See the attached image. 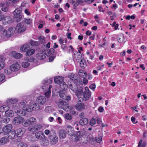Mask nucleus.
Returning a JSON list of instances; mask_svg holds the SVG:
<instances>
[{"label": "nucleus", "instance_id": "nucleus-31", "mask_svg": "<svg viewBox=\"0 0 147 147\" xmlns=\"http://www.w3.org/2000/svg\"><path fill=\"white\" fill-rule=\"evenodd\" d=\"M5 114L7 116L12 117L14 115V113L11 110H8L5 111Z\"/></svg>", "mask_w": 147, "mask_h": 147}, {"label": "nucleus", "instance_id": "nucleus-23", "mask_svg": "<svg viewBox=\"0 0 147 147\" xmlns=\"http://www.w3.org/2000/svg\"><path fill=\"white\" fill-rule=\"evenodd\" d=\"M11 55H12L16 59H20L22 57V54L19 53H17L15 51L11 53Z\"/></svg>", "mask_w": 147, "mask_h": 147}, {"label": "nucleus", "instance_id": "nucleus-9", "mask_svg": "<svg viewBox=\"0 0 147 147\" xmlns=\"http://www.w3.org/2000/svg\"><path fill=\"white\" fill-rule=\"evenodd\" d=\"M42 127V125L37 124L32 126V127H29L28 128V130L32 132H36L40 130Z\"/></svg>", "mask_w": 147, "mask_h": 147}, {"label": "nucleus", "instance_id": "nucleus-39", "mask_svg": "<svg viewBox=\"0 0 147 147\" xmlns=\"http://www.w3.org/2000/svg\"><path fill=\"white\" fill-rule=\"evenodd\" d=\"M1 121L2 122L7 123L10 121V119L8 117H5L3 118H2L1 119Z\"/></svg>", "mask_w": 147, "mask_h": 147}, {"label": "nucleus", "instance_id": "nucleus-47", "mask_svg": "<svg viewBox=\"0 0 147 147\" xmlns=\"http://www.w3.org/2000/svg\"><path fill=\"white\" fill-rule=\"evenodd\" d=\"M68 135L70 136H72L74 134V131L73 128L66 129Z\"/></svg>", "mask_w": 147, "mask_h": 147}, {"label": "nucleus", "instance_id": "nucleus-46", "mask_svg": "<svg viewBox=\"0 0 147 147\" xmlns=\"http://www.w3.org/2000/svg\"><path fill=\"white\" fill-rule=\"evenodd\" d=\"M17 146L18 147H27V145L26 143L22 142L18 144Z\"/></svg>", "mask_w": 147, "mask_h": 147}, {"label": "nucleus", "instance_id": "nucleus-51", "mask_svg": "<svg viewBox=\"0 0 147 147\" xmlns=\"http://www.w3.org/2000/svg\"><path fill=\"white\" fill-rule=\"evenodd\" d=\"M65 119L68 120H71L72 118L71 114H65Z\"/></svg>", "mask_w": 147, "mask_h": 147}, {"label": "nucleus", "instance_id": "nucleus-4", "mask_svg": "<svg viewBox=\"0 0 147 147\" xmlns=\"http://www.w3.org/2000/svg\"><path fill=\"white\" fill-rule=\"evenodd\" d=\"M36 122V119L35 118L31 117L26 120V122L23 124V125L25 127H28L30 125L35 124Z\"/></svg>", "mask_w": 147, "mask_h": 147}, {"label": "nucleus", "instance_id": "nucleus-12", "mask_svg": "<svg viewBox=\"0 0 147 147\" xmlns=\"http://www.w3.org/2000/svg\"><path fill=\"white\" fill-rule=\"evenodd\" d=\"M46 98L44 96H40L38 97L37 102L39 104L44 105L46 102Z\"/></svg>", "mask_w": 147, "mask_h": 147}, {"label": "nucleus", "instance_id": "nucleus-37", "mask_svg": "<svg viewBox=\"0 0 147 147\" xmlns=\"http://www.w3.org/2000/svg\"><path fill=\"white\" fill-rule=\"evenodd\" d=\"M9 108V106L6 105H3L0 107V111L1 112H3L6 111Z\"/></svg>", "mask_w": 147, "mask_h": 147}, {"label": "nucleus", "instance_id": "nucleus-14", "mask_svg": "<svg viewBox=\"0 0 147 147\" xmlns=\"http://www.w3.org/2000/svg\"><path fill=\"white\" fill-rule=\"evenodd\" d=\"M25 132V130L23 128H20L17 130L16 136L20 137Z\"/></svg>", "mask_w": 147, "mask_h": 147}, {"label": "nucleus", "instance_id": "nucleus-28", "mask_svg": "<svg viewBox=\"0 0 147 147\" xmlns=\"http://www.w3.org/2000/svg\"><path fill=\"white\" fill-rule=\"evenodd\" d=\"M15 112L17 115L20 117L24 115H25V111L19 109L17 110V111H15Z\"/></svg>", "mask_w": 147, "mask_h": 147}, {"label": "nucleus", "instance_id": "nucleus-25", "mask_svg": "<svg viewBox=\"0 0 147 147\" xmlns=\"http://www.w3.org/2000/svg\"><path fill=\"white\" fill-rule=\"evenodd\" d=\"M35 52V50L34 49L30 48L26 52V55L27 56H30L34 54Z\"/></svg>", "mask_w": 147, "mask_h": 147}, {"label": "nucleus", "instance_id": "nucleus-58", "mask_svg": "<svg viewBox=\"0 0 147 147\" xmlns=\"http://www.w3.org/2000/svg\"><path fill=\"white\" fill-rule=\"evenodd\" d=\"M102 137L101 136H99L98 138H96V141L98 143H100L102 141Z\"/></svg>", "mask_w": 147, "mask_h": 147}, {"label": "nucleus", "instance_id": "nucleus-61", "mask_svg": "<svg viewBox=\"0 0 147 147\" xmlns=\"http://www.w3.org/2000/svg\"><path fill=\"white\" fill-rule=\"evenodd\" d=\"M1 10L3 11H6L8 10V8L7 7H3L1 9Z\"/></svg>", "mask_w": 147, "mask_h": 147}, {"label": "nucleus", "instance_id": "nucleus-11", "mask_svg": "<svg viewBox=\"0 0 147 147\" xmlns=\"http://www.w3.org/2000/svg\"><path fill=\"white\" fill-rule=\"evenodd\" d=\"M52 81L53 80L51 78L44 80L43 82V85L42 86V89L44 90L47 87L48 88V85L51 84L52 82Z\"/></svg>", "mask_w": 147, "mask_h": 147}, {"label": "nucleus", "instance_id": "nucleus-49", "mask_svg": "<svg viewBox=\"0 0 147 147\" xmlns=\"http://www.w3.org/2000/svg\"><path fill=\"white\" fill-rule=\"evenodd\" d=\"M124 38V36L123 34L119 36L117 39L118 41L119 42H122L123 41V40Z\"/></svg>", "mask_w": 147, "mask_h": 147}, {"label": "nucleus", "instance_id": "nucleus-34", "mask_svg": "<svg viewBox=\"0 0 147 147\" xmlns=\"http://www.w3.org/2000/svg\"><path fill=\"white\" fill-rule=\"evenodd\" d=\"M10 33L9 31H7L5 30H4L3 31L2 34L4 36H6L7 37H11L12 35H10Z\"/></svg>", "mask_w": 147, "mask_h": 147}, {"label": "nucleus", "instance_id": "nucleus-7", "mask_svg": "<svg viewBox=\"0 0 147 147\" xmlns=\"http://www.w3.org/2000/svg\"><path fill=\"white\" fill-rule=\"evenodd\" d=\"M55 103L57 104L58 107L61 109H63V107L67 104V103L61 99L57 98L55 101Z\"/></svg>", "mask_w": 147, "mask_h": 147}, {"label": "nucleus", "instance_id": "nucleus-44", "mask_svg": "<svg viewBox=\"0 0 147 147\" xmlns=\"http://www.w3.org/2000/svg\"><path fill=\"white\" fill-rule=\"evenodd\" d=\"M80 65L82 68H84V67L86 66V63L84 60L82 59L80 60Z\"/></svg>", "mask_w": 147, "mask_h": 147}, {"label": "nucleus", "instance_id": "nucleus-24", "mask_svg": "<svg viewBox=\"0 0 147 147\" xmlns=\"http://www.w3.org/2000/svg\"><path fill=\"white\" fill-rule=\"evenodd\" d=\"M45 52L47 56H49L51 55H53L55 53V51L53 48H52L49 50L45 51Z\"/></svg>", "mask_w": 147, "mask_h": 147}, {"label": "nucleus", "instance_id": "nucleus-52", "mask_svg": "<svg viewBox=\"0 0 147 147\" xmlns=\"http://www.w3.org/2000/svg\"><path fill=\"white\" fill-rule=\"evenodd\" d=\"M22 65L23 67L26 68L29 66L30 63L27 62H23L22 63Z\"/></svg>", "mask_w": 147, "mask_h": 147}, {"label": "nucleus", "instance_id": "nucleus-33", "mask_svg": "<svg viewBox=\"0 0 147 147\" xmlns=\"http://www.w3.org/2000/svg\"><path fill=\"white\" fill-rule=\"evenodd\" d=\"M30 107L31 106L26 105L25 106H24L23 109L24 111L28 112H31L33 111V110Z\"/></svg>", "mask_w": 147, "mask_h": 147}, {"label": "nucleus", "instance_id": "nucleus-20", "mask_svg": "<svg viewBox=\"0 0 147 147\" xmlns=\"http://www.w3.org/2000/svg\"><path fill=\"white\" fill-rule=\"evenodd\" d=\"M82 54H80L77 52L75 53L73 57L74 59L76 61H79V60H81Z\"/></svg>", "mask_w": 147, "mask_h": 147}, {"label": "nucleus", "instance_id": "nucleus-55", "mask_svg": "<svg viewBox=\"0 0 147 147\" xmlns=\"http://www.w3.org/2000/svg\"><path fill=\"white\" fill-rule=\"evenodd\" d=\"M5 75L3 74H0V82H1L4 80L5 79Z\"/></svg>", "mask_w": 147, "mask_h": 147}, {"label": "nucleus", "instance_id": "nucleus-30", "mask_svg": "<svg viewBox=\"0 0 147 147\" xmlns=\"http://www.w3.org/2000/svg\"><path fill=\"white\" fill-rule=\"evenodd\" d=\"M37 58L40 60H42L45 58V55L42 53H38L36 55Z\"/></svg>", "mask_w": 147, "mask_h": 147}, {"label": "nucleus", "instance_id": "nucleus-2", "mask_svg": "<svg viewBox=\"0 0 147 147\" xmlns=\"http://www.w3.org/2000/svg\"><path fill=\"white\" fill-rule=\"evenodd\" d=\"M85 91L83 92V98L82 100L86 101L88 100L91 95V92L89 90L88 88L86 87L85 88Z\"/></svg>", "mask_w": 147, "mask_h": 147}, {"label": "nucleus", "instance_id": "nucleus-27", "mask_svg": "<svg viewBox=\"0 0 147 147\" xmlns=\"http://www.w3.org/2000/svg\"><path fill=\"white\" fill-rule=\"evenodd\" d=\"M87 141L92 145H94L95 142V139L92 136H88L87 137Z\"/></svg>", "mask_w": 147, "mask_h": 147}, {"label": "nucleus", "instance_id": "nucleus-10", "mask_svg": "<svg viewBox=\"0 0 147 147\" xmlns=\"http://www.w3.org/2000/svg\"><path fill=\"white\" fill-rule=\"evenodd\" d=\"M36 138L38 140H42L45 138V136L42 131H38L35 133Z\"/></svg>", "mask_w": 147, "mask_h": 147}, {"label": "nucleus", "instance_id": "nucleus-43", "mask_svg": "<svg viewBox=\"0 0 147 147\" xmlns=\"http://www.w3.org/2000/svg\"><path fill=\"white\" fill-rule=\"evenodd\" d=\"M25 61L28 62L34 61V59L32 57H27L24 58Z\"/></svg>", "mask_w": 147, "mask_h": 147}, {"label": "nucleus", "instance_id": "nucleus-35", "mask_svg": "<svg viewBox=\"0 0 147 147\" xmlns=\"http://www.w3.org/2000/svg\"><path fill=\"white\" fill-rule=\"evenodd\" d=\"M59 94L60 97L63 99L66 97L67 93L65 91H60Z\"/></svg>", "mask_w": 147, "mask_h": 147}, {"label": "nucleus", "instance_id": "nucleus-40", "mask_svg": "<svg viewBox=\"0 0 147 147\" xmlns=\"http://www.w3.org/2000/svg\"><path fill=\"white\" fill-rule=\"evenodd\" d=\"M38 40L40 43L45 45V38L42 36H40L38 38Z\"/></svg>", "mask_w": 147, "mask_h": 147}, {"label": "nucleus", "instance_id": "nucleus-26", "mask_svg": "<svg viewBox=\"0 0 147 147\" xmlns=\"http://www.w3.org/2000/svg\"><path fill=\"white\" fill-rule=\"evenodd\" d=\"M9 141V139L7 137H5L2 138L0 140V144H4Z\"/></svg>", "mask_w": 147, "mask_h": 147}, {"label": "nucleus", "instance_id": "nucleus-3", "mask_svg": "<svg viewBox=\"0 0 147 147\" xmlns=\"http://www.w3.org/2000/svg\"><path fill=\"white\" fill-rule=\"evenodd\" d=\"M50 143L51 144H54L56 143L58 140V137L54 134H50L49 136Z\"/></svg>", "mask_w": 147, "mask_h": 147}, {"label": "nucleus", "instance_id": "nucleus-38", "mask_svg": "<svg viewBox=\"0 0 147 147\" xmlns=\"http://www.w3.org/2000/svg\"><path fill=\"white\" fill-rule=\"evenodd\" d=\"M49 143V140L47 139H45L41 142V144L43 146H47Z\"/></svg>", "mask_w": 147, "mask_h": 147}, {"label": "nucleus", "instance_id": "nucleus-60", "mask_svg": "<svg viewBox=\"0 0 147 147\" xmlns=\"http://www.w3.org/2000/svg\"><path fill=\"white\" fill-rule=\"evenodd\" d=\"M51 94V91L48 90V91L45 93V95L47 97H48Z\"/></svg>", "mask_w": 147, "mask_h": 147}, {"label": "nucleus", "instance_id": "nucleus-15", "mask_svg": "<svg viewBox=\"0 0 147 147\" xmlns=\"http://www.w3.org/2000/svg\"><path fill=\"white\" fill-rule=\"evenodd\" d=\"M20 68V65L18 63H16L11 65L10 67L12 71H18Z\"/></svg>", "mask_w": 147, "mask_h": 147}, {"label": "nucleus", "instance_id": "nucleus-59", "mask_svg": "<svg viewBox=\"0 0 147 147\" xmlns=\"http://www.w3.org/2000/svg\"><path fill=\"white\" fill-rule=\"evenodd\" d=\"M61 48L64 51H66L67 49V48L66 47V45L63 44H62L61 45Z\"/></svg>", "mask_w": 147, "mask_h": 147}, {"label": "nucleus", "instance_id": "nucleus-63", "mask_svg": "<svg viewBox=\"0 0 147 147\" xmlns=\"http://www.w3.org/2000/svg\"><path fill=\"white\" fill-rule=\"evenodd\" d=\"M83 92V91L82 90V88H80V89H79L78 90V91H77V93H79V94H82Z\"/></svg>", "mask_w": 147, "mask_h": 147}, {"label": "nucleus", "instance_id": "nucleus-54", "mask_svg": "<svg viewBox=\"0 0 147 147\" xmlns=\"http://www.w3.org/2000/svg\"><path fill=\"white\" fill-rule=\"evenodd\" d=\"M96 123V120L94 118H92V119L91 120L90 124V125L91 126H92L93 125H94Z\"/></svg>", "mask_w": 147, "mask_h": 147}, {"label": "nucleus", "instance_id": "nucleus-16", "mask_svg": "<svg viewBox=\"0 0 147 147\" xmlns=\"http://www.w3.org/2000/svg\"><path fill=\"white\" fill-rule=\"evenodd\" d=\"M9 138L11 139H14L16 136V131L15 130L12 129L7 134Z\"/></svg>", "mask_w": 147, "mask_h": 147}, {"label": "nucleus", "instance_id": "nucleus-50", "mask_svg": "<svg viewBox=\"0 0 147 147\" xmlns=\"http://www.w3.org/2000/svg\"><path fill=\"white\" fill-rule=\"evenodd\" d=\"M12 70L11 68H9L7 69H5L4 70V73L7 74H10Z\"/></svg>", "mask_w": 147, "mask_h": 147}, {"label": "nucleus", "instance_id": "nucleus-57", "mask_svg": "<svg viewBox=\"0 0 147 147\" xmlns=\"http://www.w3.org/2000/svg\"><path fill=\"white\" fill-rule=\"evenodd\" d=\"M79 76L83 78H85L86 77V73L85 72L83 73H82L79 74Z\"/></svg>", "mask_w": 147, "mask_h": 147}, {"label": "nucleus", "instance_id": "nucleus-1", "mask_svg": "<svg viewBox=\"0 0 147 147\" xmlns=\"http://www.w3.org/2000/svg\"><path fill=\"white\" fill-rule=\"evenodd\" d=\"M22 11L20 8H18L16 9L13 12V17L16 18V20L17 22L21 21L23 17V16L20 14Z\"/></svg>", "mask_w": 147, "mask_h": 147}, {"label": "nucleus", "instance_id": "nucleus-21", "mask_svg": "<svg viewBox=\"0 0 147 147\" xmlns=\"http://www.w3.org/2000/svg\"><path fill=\"white\" fill-rule=\"evenodd\" d=\"M59 86L61 89L60 91H65L68 88L67 85L64 82H61Z\"/></svg>", "mask_w": 147, "mask_h": 147}, {"label": "nucleus", "instance_id": "nucleus-5", "mask_svg": "<svg viewBox=\"0 0 147 147\" xmlns=\"http://www.w3.org/2000/svg\"><path fill=\"white\" fill-rule=\"evenodd\" d=\"M12 125L11 124L6 125L3 129V132H1L0 134H4V135H7L8 133L12 130Z\"/></svg>", "mask_w": 147, "mask_h": 147}, {"label": "nucleus", "instance_id": "nucleus-29", "mask_svg": "<svg viewBox=\"0 0 147 147\" xmlns=\"http://www.w3.org/2000/svg\"><path fill=\"white\" fill-rule=\"evenodd\" d=\"M30 107L32 109L33 111L38 110L39 109H41L40 107L38 104H34L33 105H31Z\"/></svg>", "mask_w": 147, "mask_h": 147}, {"label": "nucleus", "instance_id": "nucleus-13", "mask_svg": "<svg viewBox=\"0 0 147 147\" xmlns=\"http://www.w3.org/2000/svg\"><path fill=\"white\" fill-rule=\"evenodd\" d=\"M80 124L82 126L86 125L88 123V120L86 118H81L79 121Z\"/></svg>", "mask_w": 147, "mask_h": 147}, {"label": "nucleus", "instance_id": "nucleus-62", "mask_svg": "<svg viewBox=\"0 0 147 147\" xmlns=\"http://www.w3.org/2000/svg\"><path fill=\"white\" fill-rule=\"evenodd\" d=\"M96 87V86L95 84H91L89 86L90 88L92 90H94Z\"/></svg>", "mask_w": 147, "mask_h": 147}, {"label": "nucleus", "instance_id": "nucleus-8", "mask_svg": "<svg viewBox=\"0 0 147 147\" xmlns=\"http://www.w3.org/2000/svg\"><path fill=\"white\" fill-rule=\"evenodd\" d=\"M16 29L17 30L18 33H20L24 32L26 30V26L24 25H22L20 23H19L17 25Z\"/></svg>", "mask_w": 147, "mask_h": 147}, {"label": "nucleus", "instance_id": "nucleus-6", "mask_svg": "<svg viewBox=\"0 0 147 147\" xmlns=\"http://www.w3.org/2000/svg\"><path fill=\"white\" fill-rule=\"evenodd\" d=\"M24 121V119L23 117H16L12 121V123L15 125H17L23 122Z\"/></svg>", "mask_w": 147, "mask_h": 147}, {"label": "nucleus", "instance_id": "nucleus-48", "mask_svg": "<svg viewBox=\"0 0 147 147\" xmlns=\"http://www.w3.org/2000/svg\"><path fill=\"white\" fill-rule=\"evenodd\" d=\"M7 31H9V32H10V34H9L10 35H13L15 32L14 29L12 27H10L8 28Z\"/></svg>", "mask_w": 147, "mask_h": 147}, {"label": "nucleus", "instance_id": "nucleus-53", "mask_svg": "<svg viewBox=\"0 0 147 147\" xmlns=\"http://www.w3.org/2000/svg\"><path fill=\"white\" fill-rule=\"evenodd\" d=\"M87 140H86L84 138H83L81 139L80 143L82 144H85L87 143Z\"/></svg>", "mask_w": 147, "mask_h": 147}, {"label": "nucleus", "instance_id": "nucleus-17", "mask_svg": "<svg viewBox=\"0 0 147 147\" xmlns=\"http://www.w3.org/2000/svg\"><path fill=\"white\" fill-rule=\"evenodd\" d=\"M30 48V45L28 43H25L20 48V50L23 52L26 51Z\"/></svg>", "mask_w": 147, "mask_h": 147}, {"label": "nucleus", "instance_id": "nucleus-64", "mask_svg": "<svg viewBox=\"0 0 147 147\" xmlns=\"http://www.w3.org/2000/svg\"><path fill=\"white\" fill-rule=\"evenodd\" d=\"M79 117L80 118H84V117H85V115L84 113V112L81 113L79 115Z\"/></svg>", "mask_w": 147, "mask_h": 147}, {"label": "nucleus", "instance_id": "nucleus-42", "mask_svg": "<svg viewBox=\"0 0 147 147\" xmlns=\"http://www.w3.org/2000/svg\"><path fill=\"white\" fill-rule=\"evenodd\" d=\"M59 136L60 138H64L65 137L66 134L65 131H61L59 132Z\"/></svg>", "mask_w": 147, "mask_h": 147}, {"label": "nucleus", "instance_id": "nucleus-22", "mask_svg": "<svg viewBox=\"0 0 147 147\" xmlns=\"http://www.w3.org/2000/svg\"><path fill=\"white\" fill-rule=\"evenodd\" d=\"M63 78L61 76H56L54 78V82L55 83L59 84V85L61 82H63Z\"/></svg>", "mask_w": 147, "mask_h": 147}, {"label": "nucleus", "instance_id": "nucleus-45", "mask_svg": "<svg viewBox=\"0 0 147 147\" xmlns=\"http://www.w3.org/2000/svg\"><path fill=\"white\" fill-rule=\"evenodd\" d=\"M30 44L31 45L33 46H38L39 45V42L38 41L31 40L30 42Z\"/></svg>", "mask_w": 147, "mask_h": 147}, {"label": "nucleus", "instance_id": "nucleus-36", "mask_svg": "<svg viewBox=\"0 0 147 147\" xmlns=\"http://www.w3.org/2000/svg\"><path fill=\"white\" fill-rule=\"evenodd\" d=\"M76 76V74L73 73H70L68 75V77L72 80H77Z\"/></svg>", "mask_w": 147, "mask_h": 147}, {"label": "nucleus", "instance_id": "nucleus-18", "mask_svg": "<svg viewBox=\"0 0 147 147\" xmlns=\"http://www.w3.org/2000/svg\"><path fill=\"white\" fill-rule=\"evenodd\" d=\"M69 88L71 90L75 93H77L78 91V87L77 85L75 83L70 84Z\"/></svg>", "mask_w": 147, "mask_h": 147}, {"label": "nucleus", "instance_id": "nucleus-32", "mask_svg": "<svg viewBox=\"0 0 147 147\" xmlns=\"http://www.w3.org/2000/svg\"><path fill=\"white\" fill-rule=\"evenodd\" d=\"M6 102L8 104H14V103L18 102V100L16 99H8L7 100Z\"/></svg>", "mask_w": 147, "mask_h": 147}, {"label": "nucleus", "instance_id": "nucleus-19", "mask_svg": "<svg viewBox=\"0 0 147 147\" xmlns=\"http://www.w3.org/2000/svg\"><path fill=\"white\" fill-rule=\"evenodd\" d=\"M75 107L77 110L80 111L84 109V104L82 103H78L75 105Z\"/></svg>", "mask_w": 147, "mask_h": 147}, {"label": "nucleus", "instance_id": "nucleus-56", "mask_svg": "<svg viewBox=\"0 0 147 147\" xmlns=\"http://www.w3.org/2000/svg\"><path fill=\"white\" fill-rule=\"evenodd\" d=\"M5 63L2 61H0V70L3 69L5 66Z\"/></svg>", "mask_w": 147, "mask_h": 147}, {"label": "nucleus", "instance_id": "nucleus-41", "mask_svg": "<svg viewBox=\"0 0 147 147\" xmlns=\"http://www.w3.org/2000/svg\"><path fill=\"white\" fill-rule=\"evenodd\" d=\"M22 22L24 24H30L32 22V20L30 19L24 18Z\"/></svg>", "mask_w": 147, "mask_h": 147}]
</instances>
